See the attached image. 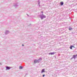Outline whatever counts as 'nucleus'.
Segmentation results:
<instances>
[{
  "label": "nucleus",
  "instance_id": "1",
  "mask_svg": "<svg viewBox=\"0 0 77 77\" xmlns=\"http://www.w3.org/2000/svg\"><path fill=\"white\" fill-rule=\"evenodd\" d=\"M40 18L41 20H42L44 18H45L46 16L43 14L40 15Z\"/></svg>",
  "mask_w": 77,
  "mask_h": 77
},
{
  "label": "nucleus",
  "instance_id": "2",
  "mask_svg": "<svg viewBox=\"0 0 77 77\" xmlns=\"http://www.w3.org/2000/svg\"><path fill=\"white\" fill-rule=\"evenodd\" d=\"M77 57V54L76 55H73L72 57L71 58V59L72 60V59H75V58Z\"/></svg>",
  "mask_w": 77,
  "mask_h": 77
},
{
  "label": "nucleus",
  "instance_id": "3",
  "mask_svg": "<svg viewBox=\"0 0 77 77\" xmlns=\"http://www.w3.org/2000/svg\"><path fill=\"white\" fill-rule=\"evenodd\" d=\"M55 53L54 52H51L50 53H49V54L50 55L51 54V55H53V54H55Z\"/></svg>",
  "mask_w": 77,
  "mask_h": 77
},
{
  "label": "nucleus",
  "instance_id": "4",
  "mask_svg": "<svg viewBox=\"0 0 77 77\" xmlns=\"http://www.w3.org/2000/svg\"><path fill=\"white\" fill-rule=\"evenodd\" d=\"M11 69V67H8V66H7L6 67V69L7 70H8V69Z\"/></svg>",
  "mask_w": 77,
  "mask_h": 77
},
{
  "label": "nucleus",
  "instance_id": "5",
  "mask_svg": "<svg viewBox=\"0 0 77 77\" xmlns=\"http://www.w3.org/2000/svg\"><path fill=\"white\" fill-rule=\"evenodd\" d=\"M45 72V69H43L42 70L41 72L42 73H43V72Z\"/></svg>",
  "mask_w": 77,
  "mask_h": 77
},
{
  "label": "nucleus",
  "instance_id": "6",
  "mask_svg": "<svg viewBox=\"0 0 77 77\" xmlns=\"http://www.w3.org/2000/svg\"><path fill=\"white\" fill-rule=\"evenodd\" d=\"M69 30H72V28L70 26L69 27Z\"/></svg>",
  "mask_w": 77,
  "mask_h": 77
},
{
  "label": "nucleus",
  "instance_id": "7",
  "mask_svg": "<svg viewBox=\"0 0 77 77\" xmlns=\"http://www.w3.org/2000/svg\"><path fill=\"white\" fill-rule=\"evenodd\" d=\"M60 5L62 6L63 5V2H61L60 3Z\"/></svg>",
  "mask_w": 77,
  "mask_h": 77
},
{
  "label": "nucleus",
  "instance_id": "8",
  "mask_svg": "<svg viewBox=\"0 0 77 77\" xmlns=\"http://www.w3.org/2000/svg\"><path fill=\"white\" fill-rule=\"evenodd\" d=\"M38 62V60H34V63H37Z\"/></svg>",
  "mask_w": 77,
  "mask_h": 77
},
{
  "label": "nucleus",
  "instance_id": "9",
  "mask_svg": "<svg viewBox=\"0 0 77 77\" xmlns=\"http://www.w3.org/2000/svg\"><path fill=\"white\" fill-rule=\"evenodd\" d=\"M72 45H71L70 46V48L71 49V50H72Z\"/></svg>",
  "mask_w": 77,
  "mask_h": 77
},
{
  "label": "nucleus",
  "instance_id": "10",
  "mask_svg": "<svg viewBox=\"0 0 77 77\" xmlns=\"http://www.w3.org/2000/svg\"><path fill=\"white\" fill-rule=\"evenodd\" d=\"M19 69H23V67H21V66H19Z\"/></svg>",
  "mask_w": 77,
  "mask_h": 77
},
{
  "label": "nucleus",
  "instance_id": "11",
  "mask_svg": "<svg viewBox=\"0 0 77 77\" xmlns=\"http://www.w3.org/2000/svg\"><path fill=\"white\" fill-rule=\"evenodd\" d=\"M42 60V58L39 59V60Z\"/></svg>",
  "mask_w": 77,
  "mask_h": 77
},
{
  "label": "nucleus",
  "instance_id": "12",
  "mask_svg": "<svg viewBox=\"0 0 77 77\" xmlns=\"http://www.w3.org/2000/svg\"><path fill=\"white\" fill-rule=\"evenodd\" d=\"M42 76L43 77H45V74H44Z\"/></svg>",
  "mask_w": 77,
  "mask_h": 77
},
{
  "label": "nucleus",
  "instance_id": "13",
  "mask_svg": "<svg viewBox=\"0 0 77 77\" xmlns=\"http://www.w3.org/2000/svg\"><path fill=\"white\" fill-rule=\"evenodd\" d=\"M41 13H42V14H43V11H41Z\"/></svg>",
  "mask_w": 77,
  "mask_h": 77
},
{
  "label": "nucleus",
  "instance_id": "14",
  "mask_svg": "<svg viewBox=\"0 0 77 77\" xmlns=\"http://www.w3.org/2000/svg\"><path fill=\"white\" fill-rule=\"evenodd\" d=\"M72 47H73V48H75V47L74 46L72 45Z\"/></svg>",
  "mask_w": 77,
  "mask_h": 77
},
{
  "label": "nucleus",
  "instance_id": "15",
  "mask_svg": "<svg viewBox=\"0 0 77 77\" xmlns=\"http://www.w3.org/2000/svg\"><path fill=\"white\" fill-rule=\"evenodd\" d=\"M39 6H40V5H39Z\"/></svg>",
  "mask_w": 77,
  "mask_h": 77
},
{
  "label": "nucleus",
  "instance_id": "16",
  "mask_svg": "<svg viewBox=\"0 0 77 77\" xmlns=\"http://www.w3.org/2000/svg\"><path fill=\"white\" fill-rule=\"evenodd\" d=\"M22 46H24V45H22Z\"/></svg>",
  "mask_w": 77,
  "mask_h": 77
},
{
  "label": "nucleus",
  "instance_id": "17",
  "mask_svg": "<svg viewBox=\"0 0 77 77\" xmlns=\"http://www.w3.org/2000/svg\"><path fill=\"white\" fill-rule=\"evenodd\" d=\"M58 56H60V54H59Z\"/></svg>",
  "mask_w": 77,
  "mask_h": 77
}]
</instances>
